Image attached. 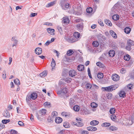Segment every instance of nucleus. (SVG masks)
Here are the masks:
<instances>
[{
	"label": "nucleus",
	"mask_w": 134,
	"mask_h": 134,
	"mask_svg": "<svg viewBox=\"0 0 134 134\" xmlns=\"http://www.w3.org/2000/svg\"><path fill=\"white\" fill-rule=\"evenodd\" d=\"M37 94L36 93H33L30 95H27L26 97V100L27 102L29 101L31 99L35 100L37 97Z\"/></svg>",
	"instance_id": "f257e3e1"
},
{
	"label": "nucleus",
	"mask_w": 134,
	"mask_h": 134,
	"mask_svg": "<svg viewBox=\"0 0 134 134\" xmlns=\"http://www.w3.org/2000/svg\"><path fill=\"white\" fill-rule=\"evenodd\" d=\"M134 45V42L130 40H128L127 41V46L126 47V49L130 51L131 48V47Z\"/></svg>",
	"instance_id": "f03ea898"
},
{
	"label": "nucleus",
	"mask_w": 134,
	"mask_h": 134,
	"mask_svg": "<svg viewBox=\"0 0 134 134\" xmlns=\"http://www.w3.org/2000/svg\"><path fill=\"white\" fill-rule=\"evenodd\" d=\"M76 27L79 31H82L83 30V23H81L80 24H77L76 26Z\"/></svg>",
	"instance_id": "7ed1b4c3"
},
{
	"label": "nucleus",
	"mask_w": 134,
	"mask_h": 134,
	"mask_svg": "<svg viewBox=\"0 0 134 134\" xmlns=\"http://www.w3.org/2000/svg\"><path fill=\"white\" fill-rule=\"evenodd\" d=\"M119 76L116 74H114L112 76V79L113 80L115 81H117L119 80Z\"/></svg>",
	"instance_id": "20e7f679"
},
{
	"label": "nucleus",
	"mask_w": 134,
	"mask_h": 134,
	"mask_svg": "<svg viewBox=\"0 0 134 134\" xmlns=\"http://www.w3.org/2000/svg\"><path fill=\"white\" fill-rule=\"evenodd\" d=\"M62 20V23L66 24H69V19L67 17L65 16L64 17Z\"/></svg>",
	"instance_id": "39448f33"
},
{
	"label": "nucleus",
	"mask_w": 134,
	"mask_h": 134,
	"mask_svg": "<svg viewBox=\"0 0 134 134\" xmlns=\"http://www.w3.org/2000/svg\"><path fill=\"white\" fill-rule=\"evenodd\" d=\"M69 76L73 77L76 75V72L74 70H71L69 71Z\"/></svg>",
	"instance_id": "423d86ee"
},
{
	"label": "nucleus",
	"mask_w": 134,
	"mask_h": 134,
	"mask_svg": "<svg viewBox=\"0 0 134 134\" xmlns=\"http://www.w3.org/2000/svg\"><path fill=\"white\" fill-rule=\"evenodd\" d=\"M35 52L36 54L38 55L42 53V49L41 48L39 47L36 48L35 50Z\"/></svg>",
	"instance_id": "0eeeda50"
},
{
	"label": "nucleus",
	"mask_w": 134,
	"mask_h": 134,
	"mask_svg": "<svg viewBox=\"0 0 134 134\" xmlns=\"http://www.w3.org/2000/svg\"><path fill=\"white\" fill-rule=\"evenodd\" d=\"M36 105L37 104L33 103H31L29 104L30 107L33 110H35L37 109V107H36Z\"/></svg>",
	"instance_id": "6e6552de"
},
{
	"label": "nucleus",
	"mask_w": 134,
	"mask_h": 134,
	"mask_svg": "<svg viewBox=\"0 0 134 134\" xmlns=\"http://www.w3.org/2000/svg\"><path fill=\"white\" fill-rule=\"evenodd\" d=\"M113 86H111L107 87H102L104 89L105 91H108V92H111L114 89L112 88H113Z\"/></svg>",
	"instance_id": "1a4fd4ad"
},
{
	"label": "nucleus",
	"mask_w": 134,
	"mask_h": 134,
	"mask_svg": "<svg viewBox=\"0 0 134 134\" xmlns=\"http://www.w3.org/2000/svg\"><path fill=\"white\" fill-rule=\"evenodd\" d=\"M119 97H121L124 98L126 97V93L123 91H120L118 94Z\"/></svg>",
	"instance_id": "9d476101"
},
{
	"label": "nucleus",
	"mask_w": 134,
	"mask_h": 134,
	"mask_svg": "<svg viewBox=\"0 0 134 134\" xmlns=\"http://www.w3.org/2000/svg\"><path fill=\"white\" fill-rule=\"evenodd\" d=\"M87 130L89 131H95L97 130V128L96 127L92 126H89L87 128Z\"/></svg>",
	"instance_id": "9b49d317"
},
{
	"label": "nucleus",
	"mask_w": 134,
	"mask_h": 134,
	"mask_svg": "<svg viewBox=\"0 0 134 134\" xmlns=\"http://www.w3.org/2000/svg\"><path fill=\"white\" fill-rule=\"evenodd\" d=\"M47 30L48 32L52 35H54L55 30L54 29H51L50 28H47Z\"/></svg>",
	"instance_id": "f8f14e48"
},
{
	"label": "nucleus",
	"mask_w": 134,
	"mask_h": 134,
	"mask_svg": "<svg viewBox=\"0 0 134 134\" xmlns=\"http://www.w3.org/2000/svg\"><path fill=\"white\" fill-rule=\"evenodd\" d=\"M68 0H61L60 2V5L63 9L66 10L64 8H63L64 5L65 3L68 2Z\"/></svg>",
	"instance_id": "ddd939ff"
},
{
	"label": "nucleus",
	"mask_w": 134,
	"mask_h": 134,
	"mask_svg": "<svg viewBox=\"0 0 134 134\" xmlns=\"http://www.w3.org/2000/svg\"><path fill=\"white\" fill-rule=\"evenodd\" d=\"M80 119H78L77 118L76 119V120L77 122L76 123V125L78 127H81L83 126V124L81 122V120Z\"/></svg>",
	"instance_id": "4468645a"
},
{
	"label": "nucleus",
	"mask_w": 134,
	"mask_h": 134,
	"mask_svg": "<svg viewBox=\"0 0 134 134\" xmlns=\"http://www.w3.org/2000/svg\"><path fill=\"white\" fill-rule=\"evenodd\" d=\"M110 33L111 36L115 39L117 38V36L116 33L113 30H111L110 31Z\"/></svg>",
	"instance_id": "2eb2a0df"
},
{
	"label": "nucleus",
	"mask_w": 134,
	"mask_h": 134,
	"mask_svg": "<svg viewBox=\"0 0 134 134\" xmlns=\"http://www.w3.org/2000/svg\"><path fill=\"white\" fill-rule=\"evenodd\" d=\"M78 11H75L74 13L76 15H80L81 14L82 12L81 8H78Z\"/></svg>",
	"instance_id": "dca6fc26"
},
{
	"label": "nucleus",
	"mask_w": 134,
	"mask_h": 134,
	"mask_svg": "<svg viewBox=\"0 0 134 134\" xmlns=\"http://www.w3.org/2000/svg\"><path fill=\"white\" fill-rule=\"evenodd\" d=\"M115 54L114 51L113 50H110L109 52V55L110 57H114Z\"/></svg>",
	"instance_id": "f3484780"
},
{
	"label": "nucleus",
	"mask_w": 134,
	"mask_h": 134,
	"mask_svg": "<svg viewBox=\"0 0 134 134\" xmlns=\"http://www.w3.org/2000/svg\"><path fill=\"white\" fill-rule=\"evenodd\" d=\"M62 119L60 117L56 118L55 119V121L56 123L58 124L60 123L62 121Z\"/></svg>",
	"instance_id": "a211bd4d"
},
{
	"label": "nucleus",
	"mask_w": 134,
	"mask_h": 134,
	"mask_svg": "<svg viewBox=\"0 0 134 134\" xmlns=\"http://www.w3.org/2000/svg\"><path fill=\"white\" fill-rule=\"evenodd\" d=\"M75 104V102L74 99L71 98L70 99L69 105L71 107V108L73 105Z\"/></svg>",
	"instance_id": "6ab92c4d"
},
{
	"label": "nucleus",
	"mask_w": 134,
	"mask_h": 134,
	"mask_svg": "<svg viewBox=\"0 0 134 134\" xmlns=\"http://www.w3.org/2000/svg\"><path fill=\"white\" fill-rule=\"evenodd\" d=\"M85 87L87 90H89L91 89L92 87V86L91 83L86 82Z\"/></svg>",
	"instance_id": "aec40b11"
},
{
	"label": "nucleus",
	"mask_w": 134,
	"mask_h": 134,
	"mask_svg": "<svg viewBox=\"0 0 134 134\" xmlns=\"http://www.w3.org/2000/svg\"><path fill=\"white\" fill-rule=\"evenodd\" d=\"M98 123V121L96 120H94L91 122L90 124L91 125L95 126L97 125Z\"/></svg>",
	"instance_id": "412c9836"
},
{
	"label": "nucleus",
	"mask_w": 134,
	"mask_h": 134,
	"mask_svg": "<svg viewBox=\"0 0 134 134\" xmlns=\"http://www.w3.org/2000/svg\"><path fill=\"white\" fill-rule=\"evenodd\" d=\"M77 69L79 71H82L84 70V66L83 65H80L78 66Z\"/></svg>",
	"instance_id": "4be33fe9"
},
{
	"label": "nucleus",
	"mask_w": 134,
	"mask_h": 134,
	"mask_svg": "<svg viewBox=\"0 0 134 134\" xmlns=\"http://www.w3.org/2000/svg\"><path fill=\"white\" fill-rule=\"evenodd\" d=\"M3 115L5 117L7 118H9L10 116L9 112H8L7 111H5L3 113Z\"/></svg>",
	"instance_id": "5701e85b"
},
{
	"label": "nucleus",
	"mask_w": 134,
	"mask_h": 134,
	"mask_svg": "<svg viewBox=\"0 0 134 134\" xmlns=\"http://www.w3.org/2000/svg\"><path fill=\"white\" fill-rule=\"evenodd\" d=\"M105 23L107 25L109 26H111L112 24L111 22L108 19H106L104 20Z\"/></svg>",
	"instance_id": "b1692460"
},
{
	"label": "nucleus",
	"mask_w": 134,
	"mask_h": 134,
	"mask_svg": "<svg viewBox=\"0 0 134 134\" xmlns=\"http://www.w3.org/2000/svg\"><path fill=\"white\" fill-rule=\"evenodd\" d=\"M55 61L53 58H52V61L51 63V66L52 67V70L53 71L54 69V68L55 67Z\"/></svg>",
	"instance_id": "393cba45"
},
{
	"label": "nucleus",
	"mask_w": 134,
	"mask_h": 134,
	"mask_svg": "<svg viewBox=\"0 0 134 134\" xmlns=\"http://www.w3.org/2000/svg\"><path fill=\"white\" fill-rule=\"evenodd\" d=\"M131 29L129 27H126L124 29L125 32L127 34H129L131 31Z\"/></svg>",
	"instance_id": "a878e982"
},
{
	"label": "nucleus",
	"mask_w": 134,
	"mask_h": 134,
	"mask_svg": "<svg viewBox=\"0 0 134 134\" xmlns=\"http://www.w3.org/2000/svg\"><path fill=\"white\" fill-rule=\"evenodd\" d=\"M63 126L65 128H68L70 127V125L68 122H65L63 123Z\"/></svg>",
	"instance_id": "bb28decb"
},
{
	"label": "nucleus",
	"mask_w": 134,
	"mask_h": 134,
	"mask_svg": "<svg viewBox=\"0 0 134 134\" xmlns=\"http://www.w3.org/2000/svg\"><path fill=\"white\" fill-rule=\"evenodd\" d=\"M61 90L62 95L65 94L67 93V89L65 87H63Z\"/></svg>",
	"instance_id": "cd10ccee"
},
{
	"label": "nucleus",
	"mask_w": 134,
	"mask_h": 134,
	"mask_svg": "<svg viewBox=\"0 0 134 134\" xmlns=\"http://www.w3.org/2000/svg\"><path fill=\"white\" fill-rule=\"evenodd\" d=\"M47 74V72L46 71H44L42 72L40 74V76L41 77H45Z\"/></svg>",
	"instance_id": "c85d7f7f"
},
{
	"label": "nucleus",
	"mask_w": 134,
	"mask_h": 134,
	"mask_svg": "<svg viewBox=\"0 0 134 134\" xmlns=\"http://www.w3.org/2000/svg\"><path fill=\"white\" fill-rule=\"evenodd\" d=\"M110 125V123L105 122L102 124L101 125L102 126L104 127H107L109 126Z\"/></svg>",
	"instance_id": "c756f323"
},
{
	"label": "nucleus",
	"mask_w": 134,
	"mask_h": 134,
	"mask_svg": "<svg viewBox=\"0 0 134 134\" xmlns=\"http://www.w3.org/2000/svg\"><path fill=\"white\" fill-rule=\"evenodd\" d=\"M74 53V52L71 49H70L67 52V54L68 55L70 56Z\"/></svg>",
	"instance_id": "7c9ffc66"
},
{
	"label": "nucleus",
	"mask_w": 134,
	"mask_h": 134,
	"mask_svg": "<svg viewBox=\"0 0 134 134\" xmlns=\"http://www.w3.org/2000/svg\"><path fill=\"white\" fill-rule=\"evenodd\" d=\"M130 56L128 54H126L124 57V59L128 61L130 60Z\"/></svg>",
	"instance_id": "2f4dec72"
},
{
	"label": "nucleus",
	"mask_w": 134,
	"mask_h": 134,
	"mask_svg": "<svg viewBox=\"0 0 134 134\" xmlns=\"http://www.w3.org/2000/svg\"><path fill=\"white\" fill-rule=\"evenodd\" d=\"M73 109L75 111H78L79 110L80 107H79L78 106L75 105L73 107Z\"/></svg>",
	"instance_id": "473e14b6"
},
{
	"label": "nucleus",
	"mask_w": 134,
	"mask_h": 134,
	"mask_svg": "<svg viewBox=\"0 0 134 134\" xmlns=\"http://www.w3.org/2000/svg\"><path fill=\"white\" fill-rule=\"evenodd\" d=\"M80 35V33L78 32H75L74 34V37L76 38H79Z\"/></svg>",
	"instance_id": "72a5a7b5"
},
{
	"label": "nucleus",
	"mask_w": 134,
	"mask_h": 134,
	"mask_svg": "<svg viewBox=\"0 0 134 134\" xmlns=\"http://www.w3.org/2000/svg\"><path fill=\"white\" fill-rule=\"evenodd\" d=\"M112 19L114 20H117L119 19V16L117 15H114L113 16Z\"/></svg>",
	"instance_id": "f704fd0d"
},
{
	"label": "nucleus",
	"mask_w": 134,
	"mask_h": 134,
	"mask_svg": "<svg viewBox=\"0 0 134 134\" xmlns=\"http://www.w3.org/2000/svg\"><path fill=\"white\" fill-rule=\"evenodd\" d=\"M44 105L45 107H51V103L48 102H45L44 104Z\"/></svg>",
	"instance_id": "c9c22d12"
},
{
	"label": "nucleus",
	"mask_w": 134,
	"mask_h": 134,
	"mask_svg": "<svg viewBox=\"0 0 134 134\" xmlns=\"http://www.w3.org/2000/svg\"><path fill=\"white\" fill-rule=\"evenodd\" d=\"M16 39L17 38L16 37H13L12 38L11 40L12 41L14 42L15 44H17L18 42V41Z\"/></svg>",
	"instance_id": "e433bc0d"
},
{
	"label": "nucleus",
	"mask_w": 134,
	"mask_h": 134,
	"mask_svg": "<svg viewBox=\"0 0 134 134\" xmlns=\"http://www.w3.org/2000/svg\"><path fill=\"white\" fill-rule=\"evenodd\" d=\"M91 107L93 108H95L97 107L98 104L94 102L92 103L91 104Z\"/></svg>",
	"instance_id": "4c0bfd02"
},
{
	"label": "nucleus",
	"mask_w": 134,
	"mask_h": 134,
	"mask_svg": "<svg viewBox=\"0 0 134 134\" xmlns=\"http://www.w3.org/2000/svg\"><path fill=\"white\" fill-rule=\"evenodd\" d=\"M103 74L101 72L99 73L97 75V77L99 79L102 78L103 77Z\"/></svg>",
	"instance_id": "58836bf2"
},
{
	"label": "nucleus",
	"mask_w": 134,
	"mask_h": 134,
	"mask_svg": "<svg viewBox=\"0 0 134 134\" xmlns=\"http://www.w3.org/2000/svg\"><path fill=\"white\" fill-rule=\"evenodd\" d=\"M14 82L15 84L18 85L20 84V81L18 79H16L14 80Z\"/></svg>",
	"instance_id": "ea45409f"
},
{
	"label": "nucleus",
	"mask_w": 134,
	"mask_h": 134,
	"mask_svg": "<svg viewBox=\"0 0 134 134\" xmlns=\"http://www.w3.org/2000/svg\"><path fill=\"white\" fill-rule=\"evenodd\" d=\"M46 111L45 109H42L40 111V113L41 115H44L46 113Z\"/></svg>",
	"instance_id": "a19ab883"
},
{
	"label": "nucleus",
	"mask_w": 134,
	"mask_h": 134,
	"mask_svg": "<svg viewBox=\"0 0 134 134\" xmlns=\"http://www.w3.org/2000/svg\"><path fill=\"white\" fill-rule=\"evenodd\" d=\"M10 121V120L9 119H4L3 120L2 122L3 124H6L7 123L9 122Z\"/></svg>",
	"instance_id": "79ce46f5"
},
{
	"label": "nucleus",
	"mask_w": 134,
	"mask_h": 134,
	"mask_svg": "<svg viewBox=\"0 0 134 134\" xmlns=\"http://www.w3.org/2000/svg\"><path fill=\"white\" fill-rule=\"evenodd\" d=\"M92 44L93 46L97 47L98 46L99 44L97 41H94L93 42Z\"/></svg>",
	"instance_id": "37998d69"
},
{
	"label": "nucleus",
	"mask_w": 134,
	"mask_h": 134,
	"mask_svg": "<svg viewBox=\"0 0 134 134\" xmlns=\"http://www.w3.org/2000/svg\"><path fill=\"white\" fill-rule=\"evenodd\" d=\"M92 9L90 7H89V8H88L86 9V12L89 13H91L92 12Z\"/></svg>",
	"instance_id": "c03bdc74"
},
{
	"label": "nucleus",
	"mask_w": 134,
	"mask_h": 134,
	"mask_svg": "<svg viewBox=\"0 0 134 134\" xmlns=\"http://www.w3.org/2000/svg\"><path fill=\"white\" fill-rule=\"evenodd\" d=\"M115 108H113L110 109L109 110L110 113L111 114H113L115 113Z\"/></svg>",
	"instance_id": "a18cd8bd"
},
{
	"label": "nucleus",
	"mask_w": 134,
	"mask_h": 134,
	"mask_svg": "<svg viewBox=\"0 0 134 134\" xmlns=\"http://www.w3.org/2000/svg\"><path fill=\"white\" fill-rule=\"evenodd\" d=\"M57 115V113L55 111H53L52 114V118L55 117Z\"/></svg>",
	"instance_id": "49530a36"
},
{
	"label": "nucleus",
	"mask_w": 134,
	"mask_h": 134,
	"mask_svg": "<svg viewBox=\"0 0 134 134\" xmlns=\"http://www.w3.org/2000/svg\"><path fill=\"white\" fill-rule=\"evenodd\" d=\"M110 130H112V131H114V130H117L118 129V128L114 126H110L109 127Z\"/></svg>",
	"instance_id": "de8ad7c7"
},
{
	"label": "nucleus",
	"mask_w": 134,
	"mask_h": 134,
	"mask_svg": "<svg viewBox=\"0 0 134 134\" xmlns=\"http://www.w3.org/2000/svg\"><path fill=\"white\" fill-rule=\"evenodd\" d=\"M55 2L54 1V2L49 3H48L47 5V7H51V6L53 5L54 4H55Z\"/></svg>",
	"instance_id": "09e8293b"
},
{
	"label": "nucleus",
	"mask_w": 134,
	"mask_h": 134,
	"mask_svg": "<svg viewBox=\"0 0 134 134\" xmlns=\"http://www.w3.org/2000/svg\"><path fill=\"white\" fill-rule=\"evenodd\" d=\"M2 78L4 79H5L6 77V71L5 70H4L3 72L2 73Z\"/></svg>",
	"instance_id": "8fccbe9b"
},
{
	"label": "nucleus",
	"mask_w": 134,
	"mask_h": 134,
	"mask_svg": "<svg viewBox=\"0 0 134 134\" xmlns=\"http://www.w3.org/2000/svg\"><path fill=\"white\" fill-rule=\"evenodd\" d=\"M65 4L64 7H63V8H64L66 9H68L70 7V4L68 3H65Z\"/></svg>",
	"instance_id": "3c124183"
},
{
	"label": "nucleus",
	"mask_w": 134,
	"mask_h": 134,
	"mask_svg": "<svg viewBox=\"0 0 134 134\" xmlns=\"http://www.w3.org/2000/svg\"><path fill=\"white\" fill-rule=\"evenodd\" d=\"M92 86V88L94 89H97L99 88L97 86L94 84H93Z\"/></svg>",
	"instance_id": "603ef678"
},
{
	"label": "nucleus",
	"mask_w": 134,
	"mask_h": 134,
	"mask_svg": "<svg viewBox=\"0 0 134 134\" xmlns=\"http://www.w3.org/2000/svg\"><path fill=\"white\" fill-rule=\"evenodd\" d=\"M133 85L132 84H129L127 86V87L129 89H131L133 88Z\"/></svg>",
	"instance_id": "864d4df0"
},
{
	"label": "nucleus",
	"mask_w": 134,
	"mask_h": 134,
	"mask_svg": "<svg viewBox=\"0 0 134 134\" xmlns=\"http://www.w3.org/2000/svg\"><path fill=\"white\" fill-rule=\"evenodd\" d=\"M126 72V70L124 68H122L120 70V72L122 74L125 73Z\"/></svg>",
	"instance_id": "5fc2aeb1"
},
{
	"label": "nucleus",
	"mask_w": 134,
	"mask_h": 134,
	"mask_svg": "<svg viewBox=\"0 0 134 134\" xmlns=\"http://www.w3.org/2000/svg\"><path fill=\"white\" fill-rule=\"evenodd\" d=\"M111 120H114L115 119L116 116L114 115H111Z\"/></svg>",
	"instance_id": "6e6d98bb"
},
{
	"label": "nucleus",
	"mask_w": 134,
	"mask_h": 134,
	"mask_svg": "<svg viewBox=\"0 0 134 134\" xmlns=\"http://www.w3.org/2000/svg\"><path fill=\"white\" fill-rule=\"evenodd\" d=\"M37 13H31L30 14V16L31 17H33L37 15Z\"/></svg>",
	"instance_id": "4d7b16f0"
},
{
	"label": "nucleus",
	"mask_w": 134,
	"mask_h": 134,
	"mask_svg": "<svg viewBox=\"0 0 134 134\" xmlns=\"http://www.w3.org/2000/svg\"><path fill=\"white\" fill-rule=\"evenodd\" d=\"M99 24L101 26H104V24L102 21L101 20H99L98 21Z\"/></svg>",
	"instance_id": "13d9d810"
},
{
	"label": "nucleus",
	"mask_w": 134,
	"mask_h": 134,
	"mask_svg": "<svg viewBox=\"0 0 134 134\" xmlns=\"http://www.w3.org/2000/svg\"><path fill=\"white\" fill-rule=\"evenodd\" d=\"M88 49L89 51L91 52H93L94 49H93L91 47H88Z\"/></svg>",
	"instance_id": "bf43d9fd"
},
{
	"label": "nucleus",
	"mask_w": 134,
	"mask_h": 134,
	"mask_svg": "<svg viewBox=\"0 0 134 134\" xmlns=\"http://www.w3.org/2000/svg\"><path fill=\"white\" fill-rule=\"evenodd\" d=\"M16 131L14 130H12L10 132V133L11 134H16Z\"/></svg>",
	"instance_id": "052dcab7"
},
{
	"label": "nucleus",
	"mask_w": 134,
	"mask_h": 134,
	"mask_svg": "<svg viewBox=\"0 0 134 134\" xmlns=\"http://www.w3.org/2000/svg\"><path fill=\"white\" fill-rule=\"evenodd\" d=\"M18 124L21 126L23 125H24V123L21 121H19L18 122Z\"/></svg>",
	"instance_id": "680f3d73"
},
{
	"label": "nucleus",
	"mask_w": 134,
	"mask_h": 134,
	"mask_svg": "<svg viewBox=\"0 0 134 134\" xmlns=\"http://www.w3.org/2000/svg\"><path fill=\"white\" fill-rule=\"evenodd\" d=\"M82 134H88V132L87 131H84L82 132Z\"/></svg>",
	"instance_id": "e2e57ef3"
},
{
	"label": "nucleus",
	"mask_w": 134,
	"mask_h": 134,
	"mask_svg": "<svg viewBox=\"0 0 134 134\" xmlns=\"http://www.w3.org/2000/svg\"><path fill=\"white\" fill-rule=\"evenodd\" d=\"M112 47L113 49H116L117 48V46L115 44H113L112 46Z\"/></svg>",
	"instance_id": "0e129e2a"
},
{
	"label": "nucleus",
	"mask_w": 134,
	"mask_h": 134,
	"mask_svg": "<svg viewBox=\"0 0 134 134\" xmlns=\"http://www.w3.org/2000/svg\"><path fill=\"white\" fill-rule=\"evenodd\" d=\"M48 120L49 122H50L51 121L53 120L52 118H51L50 116L48 117Z\"/></svg>",
	"instance_id": "69168bd1"
},
{
	"label": "nucleus",
	"mask_w": 134,
	"mask_h": 134,
	"mask_svg": "<svg viewBox=\"0 0 134 134\" xmlns=\"http://www.w3.org/2000/svg\"><path fill=\"white\" fill-rule=\"evenodd\" d=\"M65 133V131L62 130L59 133V134H64Z\"/></svg>",
	"instance_id": "338daca9"
},
{
	"label": "nucleus",
	"mask_w": 134,
	"mask_h": 134,
	"mask_svg": "<svg viewBox=\"0 0 134 134\" xmlns=\"http://www.w3.org/2000/svg\"><path fill=\"white\" fill-rule=\"evenodd\" d=\"M101 64H102V63H101L100 62H98L96 63V64L97 66L99 67L100 66V65Z\"/></svg>",
	"instance_id": "774afa93"
}]
</instances>
